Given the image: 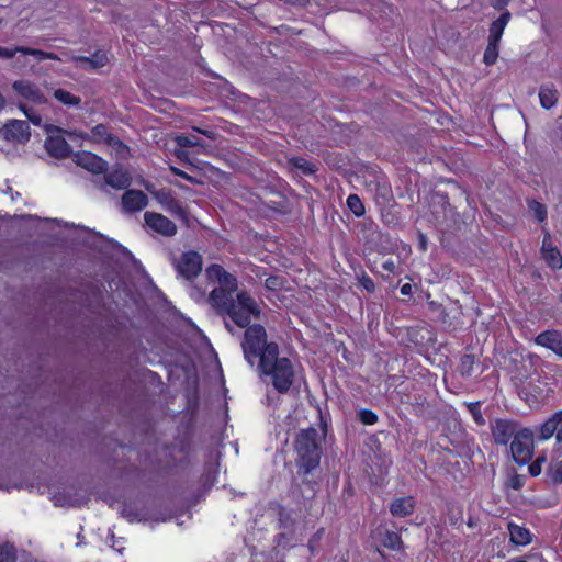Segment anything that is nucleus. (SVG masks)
<instances>
[{
  "mask_svg": "<svg viewBox=\"0 0 562 562\" xmlns=\"http://www.w3.org/2000/svg\"><path fill=\"white\" fill-rule=\"evenodd\" d=\"M12 89L15 92L16 98L19 100L18 106L26 116V119L36 126L41 125V115L33 109L26 106V103L37 105L46 103V97L44 95L40 87L31 80L20 79L15 80L12 83Z\"/></svg>",
  "mask_w": 562,
  "mask_h": 562,
  "instance_id": "7ed1b4c3",
  "label": "nucleus"
},
{
  "mask_svg": "<svg viewBox=\"0 0 562 562\" xmlns=\"http://www.w3.org/2000/svg\"><path fill=\"white\" fill-rule=\"evenodd\" d=\"M529 210L539 222H543L547 217V210L543 204L537 201L529 202Z\"/></svg>",
  "mask_w": 562,
  "mask_h": 562,
  "instance_id": "c85d7f7f",
  "label": "nucleus"
},
{
  "mask_svg": "<svg viewBox=\"0 0 562 562\" xmlns=\"http://www.w3.org/2000/svg\"><path fill=\"white\" fill-rule=\"evenodd\" d=\"M414 502L412 497L395 499L390 507L393 516L405 517L412 514Z\"/></svg>",
  "mask_w": 562,
  "mask_h": 562,
  "instance_id": "412c9836",
  "label": "nucleus"
},
{
  "mask_svg": "<svg viewBox=\"0 0 562 562\" xmlns=\"http://www.w3.org/2000/svg\"><path fill=\"white\" fill-rule=\"evenodd\" d=\"M475 358L472 355H465L461 358L460 372L462 375H471L473 373V366Z\"/></svg>",
  "mask_w": 562,
  "mask_h": 562,
  "instance_id": "cd10ccee",
  "label": "nucleus"
},
{
  "mask_svg": "<svg viewBox=\"0 0 562 562\" xmlns=\"http://www.w3.org/2000/svg\"><path fill=\"white\" fill-rule=\"evenodd\" d=\"M45 128L48 133V136L45 140V148L47 153L55 158H65L69 156V144L61 135H55V133H60L61 128L54 125H46Z\"/></svg>",
  "mask_w": 562,
  "mask_h": 562,
  "instance_id": "6e6552de",
  "label": "nucleus"
},
{
  "mask_svg": "<svg viewBox=\"0 0 562 562\" xmlns=\"http://www.w3.org/2000/svg\"><path fill=\"white\" fill-rule=\"evenodd\" d=\"M546 461L544 457H539L537 460L529 465V473L532 476H537L541 473V463Z\"/></svg>",
  "mask_w": 562,
  "mask_h": 562,
  "instance_id": "e433bc0d",
  "label": "nucleus"
},
{
  "mask_svg": "<svg viewBox=\"0 0 562 562\" xmlns=\"http://www.w3.org/2000/svg\"><path fill=\"white\" fill-rule=\"evenodd\" d=\"M550 476L553 482H562V460L550 467Z\"/></svg>",
  "mask_w": 562,
  "mask_h": 562,
  "instance_id": "f704fd0d",
  "label": "nucleus"
},
{
  "mask_svg": "<svg viewBox=\"0 0 562 562\" xmlns=\"http://www.w3.org/2000/svg\"><path fill=\"white\" fill-rule=\"evenodd\" d=\"M509 0H491V4L496 10H503L507 4Z\"/></svg>",
  "mask_w": 562,
  "mask_h": 562,
  "instance_id": "a19ab883",
  "label": "nucleus"
},
{
  "mask_svg": "<svg viewBox=\"0 0 562 562\" xmlns=\"http://www.w3.org/2000/svg\"><path fill=\"white\" fill-rule=\"evenodd\" d=\"M258 368L279 393H285L290 390L294 381V369L290 359L279 357L277 344L270 342L258 363Z\"/></svg>",
  "mask_w": 562,
  "mask_h": 562,
  "instance_id": "f03ea898",
  "label": "nucleus"
},
{
  "mask_svg": "<svg viewBox=\"0 0 562 562\" xmlns=\"http://www.w3.org/2000/svg\"><path fill=\"white\" fill-rule=\"evenodd\" d=\"M541 106L549 110L558 101V91L553 87L544 86L539 91Z\"/></svg>",
  "mask_w": 562,
  "mask_h": 562,
  "instance_id": "4be33fe9",
  "label": "nucleus"
},
{
  "mask_svg": "<svg viewBox=\"0 0 562 562\" xmlns=\"http://www.w3.org/2000/svg\"><path fill=\"white\" fill-rule=\"evenodd\" d=\"M510 562H527V561L524 559H515V560H512Z\"/></svg>",
  "mask_w": 562,
  "mask_h": 562,
  "instance_id": "603ef678",
  "label": "nucleus"
},
{
  "mask_svg": "<svg viewBox=\"0 0 562 562\" xmlns=\"http://www.w3.org/2000/svg\"><path fill=\"white\" fill-rule=\"evenodd\" d=\"M536 344L562 357V335L558 330H547L536 337Z\"/></svg>",
  "mask_w": 562,
  "mask_h": 562,
  "instance_id": "f3484780",
  "label": "nucleus"
},
{
  "mask_svg": "<svg viewBox=\"0 0 562 562\" xmlns=\"http://www.w3.org/2000/svg\"><path fill=\"white\" fill-rule=\"evenodd\" d=\"M419 246L424 251L427 249V238L424 234L419 235Z\"/></svg>",
  "mask_w": 562,
  "mask_h": 562,
  "instance_id": "de8ad7c7",
  "label": "nucleus"
},
{
  "mask_svg": "<svg viewBox=\"0 0 562 562\" xmlns=\"http://www.w3.org/2000/svg\"><path fill=\"white\" fill-rule=\"evenodd\" d=\"M401 540L397 533L395 532H389L386 535V538L384 540V546L391 548V549H397L400 547Z\"/></svg>",
  "mask_w": 562,
  "mask_h": 562,
  "instance_id": "c9c22d12",
  "label": "nucleus"
},
{
  "mask_svg": "<svg viewBox=\"0 0 562 562\" xmlns=\"http://www.w3.org/2000/svg\"><path fill=\"white\" fill-rule=\"evenodd\" d=\"M82 138H90L93 142L98 143H106L112 146L116 151L123 153L126 147L125 145L117 138L113 137L108 133V130L104 125H97L92 131L90 136L80 135Z\"/></svg>",
  "mask_w": 562,
  "mask_h": 562,
  "instance_id": "2eb2a0df",
  "label": "nucleus"
},
{
  "mask_svg": "<svg viewBox=\"0 0 562 562\" xmlns=\"http://www.w3.org/2000/svg\"><path fill=\"white\" fill-rule=\"evenodd\" d=\"M289 164L304 175H312L316 171L315 166L302 157H292L289 159Z\"/></svg>",
  "mask_w": 562,
  "mask_h": 562,
  "instance_id": "b1692460",
  "label": "nucleus"
},
{
  "mask_svg": "<svg viewBox=\"0 0 562 562\" xmlns=\"http://www.w3.org/2000/svg\"><path fill=\"white\" fill-rule=\"evenodd\" d=\"M541 257L552 269L558 270L562 268V256L560 250L553 245L551 235L548 232L543 236Z\"/></svg>",
  "mask_w": 562,
  "mask_h": 562,
  "instance_id": "ddd939ff",
  "label": "nucleus"
},
{
  "mask_svg": "<svg viewBox=\"0 0 562 562\" xmlns=\"http://www.w3.org/2000/svg\"><path fill=\"white\" fill-rule=\"evenodd\" d=\"M176 142L181 147H191L199 146L203 147L204 145L201 143L200 138L194 134H181L176 137Z\"/></svg>",
  "mask_w": 562,
  "mask_h": 562,
  "instance_id": "393cba45",
  "label": "nucleus"
},
{
  "mask_svg": "<svg viewBox=\"0 0 562 562\" xmlns=\"http://www.w3.org/2000/svg\"><path fill=\"white\" fill-rule=\"evenodd\" d=\"M502 35L498 33H491L488 35V44L499 45Z\"/></svg>",
  "mask_w": 562,
  "mask_h": 562,
  "instance_id": "c03bdc74",
  "label": "nucleus"
},
{
  "mask_svg": "<svg viewBox=\"0 0 562 562\" xmlns=\"http://www.w3.org/2000/svg\"><path fill=\"white\" fill-rule=\"evenodd\" d=\"M508 531L510 541L517 546H526L531 541V535L525 527L510 522L508 524Z\"/></svg>",
  "mask_w": 562,
  "mask_h": 562,
  "instance_id": "aec40b11",
  "label": "nucleus"
},
{
  "mask_svg": "<svg viewBox=\"0 0 562 562\" xmlns=\"http://www.w3.org/2000/svg\"><path fill=\"white\" fill-rule=\"evenodd\" d=\"M64 133H65V134H67V135H69V136H71V135H72V133H71V132H67V131H64Z\"/></svg>",
  "mask_w": 562,
  "mask_h": 562,
  "instance_id": "5fc2aeb1",
  "label": "nucleus"
},
{
  "mask_svg": "<svg viewBox=\"0 0 562 562\" xmlns=\"http://www.w3.org/2000/svg\"><path fill=\"white\" fill-rule=\"evenodd\" d=\"M165 207L171 214L177 215L179 217H184L186 215L181 205L173 199H169L168 201H166Z\"/></svg>",
  "mask_w": 562,
  "mask_h": 562,
  "instance_id": "7c9ffc66",
  "label": "nucleus"
},
{
  "mask_svg": "<svg viewBox=\"0 0 562 562\" xmlns=\"http://www.w3.org/2000/svg\"><path fill=\"white\" fill-rule=\"evenodd\" d=\"M54 97L63 104L69 105V106H77L81 102L79 97L74 95L64 89H56L54 91Z\"/></svg>",
  "mask_w": 562,
  "mask_h": 562,
  "instance_id": "5701e85b",
  "label": "nucleus"
},
{
  "mask_svg": "<svg viewBox=\"0 0 562 562\" xmlns=\"http://www.w3.org/2000/svg\"><path fill=\"white\" fill-rule=\"evenodd\" d=\"M473 417L476 424L483 425L485 423L483 416L475 408H472Z\"/></svg>",
  "mask_w": 562,
  "mask_h": 562,
  "instance_id": "a18cd8bd",
  "label": "nucleus"
},
{
  "mask_svg": "<svg viewBox=\"0 0 562 562\" xmlns=\"http://www.w3.org/2000/svg\"><path fill=\"white\" fill-rule=\"evenodd\" d=\"M498 57V45L487 44L483 60L486 65H493Z\"/></svg>",
  "mask_w": 562,
  "mask_h": 562,
  "instance_id": "c756f323",
  "label": "nucleus"
},
{
  "mask_svg": "<svg viewBox=\"0 0 562 562\" xmlns=\"http://www.w3.org/2000/svg\"><path fill=\"white\" fill-rule=\"evenodd\" d=\"M5 106V99L4 97L0 93V111Z\"/></svg>",
  "mask_w": 562,
  "mask_h": 562,
  "instance_id": "3c124183",
  "label": "nucleus"
},
{
  "mask_svg": "<svg viewBox=\"0 0 562 562\" xmlns=\"http://www.w3.org/2000/svg\"><path fill=\"white\" fill-rule=\"evenodd\" d=\"M411 292H412V285L409 283H405V284L402 285L401 293L403 295H409Z\"/></svg>",
  "mask_w": 562,
  "mask_h": 562,
  "instance_id": "49530a36",
  "label": "nucleus"
},
{
  "mask_svg": "<svg viewBox=\"0 0 562 562\" xmlns=\"http://www.w3.org/2000/svg\"><path fill=\"white\" fill-rule=\"evenodd\" d=\"M45 59H53V60H60V61H69V60H72L71 59V56L67 57V58H61L59 57L58 55L54 54V53H45Z\"/></svg>",
  "mask_w": 562,
  "mask_h": 562,
  "instance_id": "37998d69",
  "label": "nucleus"
},
{
  "mask_svg": "<svg viewBox=\"0 0 562 562\" xmlns=\"http://www.w3.org/2000/svg\"><path fill=\"white\" fill-rule=\"evenodd\" d=\"M144 218L146 225L154 232L165 236H172L177 232L175 223L159 213L146 212Z\"/></svg>",
  "mask_w": 562,
  "mask_h": 562,
  "instance_id": "9b49d317",
  "label": "nucleus"
},
{
  "mask_svg": "<svg viewBox=\"0 0 562 562\" xmlns=\"http://www.w3.org/2000/svg\"><path fill=\"white\" fill-rule=\"evenodd\" d=\"M74 161L92 173H102L106 170V162L90 151L75 154Z\"/></svg>",
  "mask_w": 562,
  "mask_h": 562,
  "instance_id": "f8f14e48",
  "label": "nucleus"
},
{
  "mask_svg": "<svg viewBox=\"0 0 562 562\" xmlns=\"http://www.w3.org/2000/svg\"><path fill=\"white\" fill-rule=\"evenodd\" d=\"M3 135L7 140L24 144L30 139V126L26 121L9 120L3 127Z\"/></svg>",
  "mask_w": 562,
  "mask_h": 562,
  "instance_id": "1a4fd4ad",
  "label": "nucleus"
},
{
  "mask_svg": "<svg viewBox=\"0 0 562 562\" xmlns=\"http://www.w3.org/2000/svg\"><path fill=\"white\" fill-rule=\"evenodd\" d=\"M317 430L307 428L300 431L295 447L300 456L301 465L308 472L316 468L321 458V449L317 443Z\"/></svg>",
  "mask_w": 562,
  "mask_h": 562,
  "instance_id": "20e7f679",
  "label": "nucleus"
},
{
  "mask_svg": "<svg viewBox=\"0 0 562 562\" xmlns=\"http://www.w3.org/2000/svg\"><path fill=\"white\" fill-rule=\"evenodd\" d=\"M16 53V46L14 48H8L0 46V58L2 59H10L12 58Z\"/></svg>",
  "mask_w": 562,
  "mask_h": 562,
  "instance_id": "58836bf2",
  "label": "nucleus"
},
{
  "mask_svg": "<svg viewBox=\"0 0 562 562\" xmlns=\"http://www.w3.org/2000/svg\"><path fill=\"white\" fill-rule=\"evenodd\" d=\"M196 132L206 135L209 138H213V133L209 131H202L200 128H195Z\"/></svg>",
  "mask_w": 562,
  "mask_h": 562,
  "instance_id": "8fccbe9b",
  "label": "nucleus"
},
{
  "mask_svg": "<svg viewBox=\"0 0 562 562\" xmlns=\"http://www.w3.org/2000/svg\"><path fill=\"white\" fill-rule=\"evenodd\" d=\"M172 171H173L176 175H178V176H180V177H182V178L188 179V180H190V181H191V178H190L186 172H183V171H181V170H179V169H176V168H172Z\"/></svg>",
  "mask_w": 562,
  "mask_h": 562,
  "instance_id": "09e8293b",
  "label": "nucleus"
},
{
  "mask_svg": "<svg viewBox=\"0 0 562 562\" xmlns=\"http://www.w3.org/2000/svg\"><path fill=\"white\" fill-rule=\"evenodd\" d=\"M14 548L9 544L0 546V562H13Z\"/></svg>",
  "mask_w": 562,
  "mask_h": 562,
  "instance_id": "2f4dec72",
  "label": "nucleus"
},
{
  "mask_svg": "<svg viewBox=\"0 0 562 562\" xmlns=\"http://www.w3.org/2000/svg\"><path fill=\"white\" fill-rule=\"evenodd\" d=\"M269 346L266 329L261 325H252L247 328L241 347L244 357L250 366L262 359V355Z\"/></svg>",
  "mask_w": 562,
  "mask_h": 562,
  "instance_id": "39448f33",
  "label": "nucleus"
},
{
  "mask_svg": "<svg viewBox=\"0 0 562 562\" xmlns=\"http://www.w3.org/2000/svg\"><path fill=\"white\" fill-rule=\"evenodd\" d=\"M359 282L368 292H374L375 284H374L373 280L370 277H368L367 274H363L362 277H360Z\"/></svg>",
  "mask_w": 562,
  "mask_h": 562,
  "instance_id": "4c0bfd02",
  "label": "nucleus"
},
{
  "mask_svg": "<svg viewBox=\"0 0 562 562\" xmlns=\"http://www.w3.org/2000/svg\"><path fill=\"white\" fill-rule=\"evenodd\" d=\"M553 436L558 442H562V411L554 413L539 428V440L546 441Z\"/></svg>",
  "mask_w": 562,
  "mask_h": 562,
  "instance_id": "9d476101",
  "label": "nucleus"
},
{
  "mask_svg": "<svg viewBox=\"0 0 562 562\" xmlns=\"http://www.w3.org/2000/svg\"><path fill=\"white\" fill-rule=\"evenodd\" d=\"M347 206L356 216H361L364 214V205L360 198L356 194H350L347 198Z\"/></svg>",
  "mask_w": 562,
  "mask_h": 562,
  "instance_id": "bb28decb",
  "label": "nucleus"
},
{
  "mask_svg": "<svg viewBox=\"0 0 562 562\" xmlns=\"http://www.w3.org/2000/svg\"><path fill=\"white\" fill-rule=\"evenodd\" d=\"M509 19H510V13L508 11L503 12L501 14V16L491 24V27H490L491 33H498V34L503 35L504 30L509 22Z\"/></svg>",
  "mask_w": 562,
  "mask_h": 562,
  "instance_id": "a878e982",
  "label": "nucleus"
},
{
  "mask_svg": "<svg viewBox=\"0 0 562 562\" xmlns=\"http://www.w3.org/2000/svg\"><path fill=\"white\" fill-rule=\"evenodd\" d=\"M359 418L364 425H374L378 422V416L370 409H361Z\"/></svg>",
  "mask_w": 562,
  "mask_h": 562,
  "instance_id": "473e14b6",
  "label": "nucleus"
},
{
  "mask_svg": "<svg viewBox=\"0 0 562 562\" xmlns=\"http://www.w3.org/2000/svg\"><path fill=\"white\" fill-rule=\"evenodd\" d=\"M122 204L127 212H137L148 204L147 195L139 190H128L122 198Z\"/></svg>",
  "mask_w": 562,
  "mask_h": 562,
  "instance_id": "dca6fc26",
  "label": "nucleus"
},
{
  "mask_svg": "<svg viewBox=\"0 0 562 562\" xmlns=\"http://www.w3.org/2000/svg\"><path fill=\"white\" fill-rule=\"evenodd\" d=\"M207 279L217 283L211 291L210 301L222 314H226L238 327H246L252 318H258L260 307L246 292L236 293L237 280L221 266L212 265L206 268Z\"/></svg>",
  "mask_w": 562,
  "mask_h": 562,
  "instance_id": "f257e3e1",
  "label": "nucleus"
},
{
  "mask_svg": "<svg viewBox=\"0 0 562 562\" xmlns=\"http://www.w3.org/2000/svg\"><path fill=\"white\" fill-rule=\"evenodd\" d=\"M16 50L20 53V54H23V55H31V56H34L36 57L38 60H43L45 59V53L44 50H41V49H35V48H30V47H24V46H16Z\"/></svg>",
  "mask_w": 562,
  "mask_h": 562,
  "instance_id": "72a5a7b5",
  "label": "nucleus"
},
{
  "mask_svg": "<svg viewBox=\"0 0 562 562\" xmlns=\"http://www.w3.org/2000/svg\"><path fill=\"white\" fill-rule=\"evenodd\" d=\"M226 328L232 331L231 325L228 323H225Z\"/></svg>",
  "mask_w": 562,
  "mask_h": 562,
  "instance_id": "864d4df0",
  "label": "nucleus"
},
{
  "mask_svg": "<svg viewBox=\"0 0 562 562\" xmlns=\"http://www.w3.org/2000/svg\"><path fill=\"white\" fill-rule=\"evenodd\" d=\"M105 183L113 189L122 190L131 184V177L123 168H114L105 175Z\"/></svg>",
  "mask_w": 562,
  "mask_h": 562,
  "instance_id": "6ab92c4d",
  "label": "nucleus"
},
{
  "mask_svg": "<svg viewBox=\"0 0 562 562\" xmlns=\"http://www.w3.org/2000/svg\"><path fill=\"white\" fill-rule=\"evenodd\" d=\"M175 268L182 278L191 280L201 272L202 258L195 251L183 252L179 259L175 261Z\"/></svg>",
  "mask_w": 562,
  "mask_h": 562,
  "instance_id": "0eeeda50",
  "label": "nucleus"
},
{
  "mask_svg": "<svg viewBox=\"0 0 562 562\" xmlns=\"http://www.w3.org/2000/svg\"><path fill=\"white\" fill-rule=\"evenodd\" d=\"M517 432V426L513 422L497 419L492 425V434L496 443L507 445Z\"/></svg>",
  "mask_w": 562,
  "mask_h": 562,
  "instance_id": "4468645a",
  "label": "nucleus"
},
{
  "mask_svg": "<svg viewBox=\"0 0 562 562\" xmlns=\"http://www.w3.org/2000/svg\"><path fill=\"white\" fill-rule=\"evenodd\" d=\"M533 434L525 428L517 431L510 443L514 460L519 464L527 463L532 457Z\"/></svg>",
  "mask_w": 562,
  "mask_h": 562,
  "instance_id": "423d86ee",
  "label": "nucleus"
},
{
  "mask_svg": "<svg viewBox=\"0 0 562 562\" xmlns=\"http://www.w3.org/2000/svg\"><path fill=\"white\" fill-rule=\"evenodd\" d=\"M382 267H383L384 270H386L389 272H394L395 269H396V265H395L394 260H392V259L385 260L382 263Z\"/></svg>",
  "mask_w": 562,
  "mask_h": 562,
  "instance_id": "79ce46f5",
  "label": "nucleus"
},
{
  "mask_svg": "<svg viewBox=\"0 0 562 562\" xmlns=\"http://www.w3.org/2000/svg\"><path fill=\"white\" fill-rule=\"evenodd\" d=\"M281 285V281L277 277H271L266 280V286L270 290H276Z\"/></svg>",
  "mask_w": 562,
  "mask_h": 562,
  "instance_id": "ea45409f",
  "label": "nucleus"
},
{
  "mask_svg": "<svg viewBox=\"0 0 562 562\" xmlns=\"http://www.w3.org/2000/svg\"><path fill=\"white\" fill-rule=\"evenodd\" d=\"M71 59L85 69L102 68L109 63L108 54L101 50L95 52L91 57L71 56Z\"/></svg>",
  "mask_w": 562,
  "mask_h": 562,
  "instance_id": "a211bd4d",
  "label": "nucleus"
}]
</instances>
